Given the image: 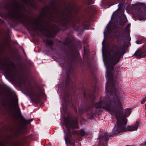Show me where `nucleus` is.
I'll return each mask as SVG.
<instances>
[{"mask_svg":"<svg viewBox=\"0 0 146 146\" xmlns=\"http://www.w3.org/2000/svg\"><path fill=\"white\" fill-rule=\"evenodd\" d=\"M72 123L70 121H68L67 122L65 121V125L68 129L69 128H73L72 126Z\"/></svg>","mask_w":146,"mask_h":146,"instance_id":"4","label":"nucleus"},{"mask_svg":"<svg viewBox=\"0 0 146 146\" xmlns=\"http://www.w3.org/2000/svg\"><path fill=\"white\" fill-rule=\"evenodd\" d=\"M125 51L124 48L120 49L117 51L116 52L112 54H111L110 57L109 62L108 63V66H109V64L111 65H115L119 61L120 59V55L121 54H123ZM107 68L109 69L110 70L109 74H108V79L109 80L112 79V74L111 71L113 70V67H111L110 68L109 66L108 68L106 67ZM108 69L107 70V72L109 73Z\"/></svg>","mask_w":146,"mask_h":146,"instance_id":"2","label":"nucleus"},{"mask_svg":"<svg viewBox=\"0 0 146 146\" xmlns=\"http://www.w3.org/2000/svg\"><path fill=\"white\" fill-rule=\"evenodd\" d=\"M137 18L139 20H141L144 19V18L143 17L142 15H138L137 16Z\"/></svg>","mask_w":146,"mask_h":146,"instance_id":"7","label":"nucleus"},{"mask_svg":"<svg viewBox=\"0 0 146 146\" xmlns=\"http://www.w3.org/2000/svg\"><path fill=\"white\" fill-rule=\"evenodd\" d=\"M120 114H116L117 122L116 125L113 129L114 133L117 134L121 131H126L128 130L133 131L137 129L139 125V123L137 122H136L133 126H128L125 127H124L127 123L126 118L124 117H121Z\"/></svg>","mask_w":146,"mask_h":146,"instance_id":"1","label":"nucleus"},{"mask_svg":"<svg viewBox=\"0 0 146 146\" xmlns=\"http://www.w3.org/2000/svg\"><path fill=\"white\" fill-rule=\"evenodd\" d=\"M48 44L49 45H52L53 44V42L52 40H48L47 41Z\"/></svg>","mask_w":146,"mask_h":146,"instance_id":"8","label":"nucleus"},{"mask_svg":"<svg viewBox=\"0 0 146 146\" xmlns=\"http://www.w3.org/2000/svg\"><path fill=\"white\" fill-rule=\"evenodd\" d=\"M104 46H103L102 48V52L103 53V52H104Z\"/></svg>","mask_w":146,"mask_h":146,"instance_id":"11","label":"nucleus"},{"mask_svg":"<svg viewBox=\"0 0 146 146\" xmlns=\"http://www.w3.org/2000/svg\"><path fill=\"white\" fill-rule=\"evenodd\" d=\"M146 101V100H145V99L144 98L143 100L141 102V103L143 104Z\"/></svg>","mask_w":146,"mask_h":146,"instance_id":"9","label":"nucleus"},{"mask_svg":"<svg viewBox=\"0 0 146 146\" xmlns=\"http://www.w3.org/2000/svg\"><path fill=\"white\" fill-rule=\"evenodd\" d=\"M99 104V103H98L96 104Z\"/></svg>","mask_w":146,"mask_h":146,"instance_id":"16","label":"nucleus"},{"mask_svg":"<svg viewBox=\"0 0 146 146\" xmlns=\"http://www.w3.org/2000/svg\"><path fill=\"white\" fill-rule=\"evenodd\" d=\"M143 144H144V145H146V141H145Z\"/></svg>","mask_w":146,"mask_h":146,"instance_id":"12","label":"nucleus"},{"mask_svg":"<svg viewBox=\"0 0 146 146\" xmlns=\"http://www.w3.org/2000/svg\"><path fill=\"white\" fill-rule=\"evenodd\" d=\"M108 133H105V137H102V139H104L105 141L108 140Z\"/></svg>","mask_w":146,"mask_h":146,"instance_id":"6","label":"nucleus"},{"mask_svg":"<svg viewBox=\"0 0 146 146\" xmlns=\"http://www.w3.org/2000/svg\"><path fill=\"white\" fill-rule=\"evenodd\" d=\"M31 121H32V120H29V122H31Z\"/></svg>","mask_w":146,"mask_h":146,"instance_id":"14","label":"nucleus"},{"mask_svg":"<svg viewBox=\"0 0 146 146\" xmlns=\"http://www.w3.org/2000/svg\"><path fill=\"white\" fill-rule=\"evenodd\" d=\"M145 99V100H146V96L145 97V98H144Z\"/></svg>","mask_w":146,"mask_h":146,"instance_id":"15","label":"nucleus"},{"mask_svg":"<svg viewBox=\"0 0 146 146\" xmlns=\"http://www.w3.org/2000/svg\"><path fill=\"white\" fill-rule=\"evenodd\" d=\"M143 53H144V52L142 51L141 50L139 49L137 50L135 54L137 56H141L142 55Z\"/></svg>","mask_w":146,"mask_h":146,"instance_id":"5","label":"nucleus"},{"mask_svg":"<svg viewBox=\"0 0 146 146\" xmlns=\"http://www.w3.org/2000/svg\"><path fill=\"white\" fill-rule=\"evenodd\" d=\"M114 103L116 107L118 108V110L116 111H114L112 108L109 105H106L104 106L103 108L108 111H110L111 112H114L115 113L116 116V114H120L121 116L125 117L126 118V117H127L129 115L131 112V109L130 108L125 110V115H123V113L120 111V110L121 109V105L120 102L118 100H116L114 101Z\"/></svg>","mask_w":146,"mask_h":146,"instance_id":"3","label":"nucleus"},{"mask_svg":"<svg viewBox=\"0 0 146 146\" xmlns=\"http://www.w3.org/2000/svg\"><path fill=\"white\" fill-rule=\"evenodd\" d=\"M82 135H84V133H83H83H82Z\"/></svg>","mask_w":146,"mask_h":146,"instance_id":"17","label":"nucleus"},{"mask_svg":"<svg viewBox=\"0 0 146 146\" xmlns=\"http://www.w3.org/2000/svg\"><path fill=\"white\" fill-rule=\"evenodd\" d=\"M101 107V106L100 105H99L96 108H100Z\"/></svg>","mask_w":146,"mask_h":146,"instance_id":"13","label":"nucleus"},{"mask_svg":"<svg viewBox=\"0 0 146 146\" xmlns=\"http://www.w3.org/2000/svg\"><path fill=\"white\" fill-rule=\"evenodd\" d=\"M136 43L138 44H139L141 43V42L139 41H137Z\"/></svg>","mask_w":146,"mask_h":146,"instance_id":"10","label":"nucleus"}]
</instances>
